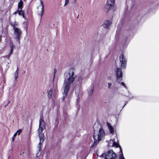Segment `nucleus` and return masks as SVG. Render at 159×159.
I'll list each match as a JSON object with an SVG mask.
<instances>
[{"label": "nucleus", "mask_w": 159, "mask_h": 159, "mask_svg": "<svg viewBox=\"0 0 159 159\" xmlns=\"http://www.w3.org/2000/svg\"><path fill=\"white\" fill-rule=\"evenodd\" d=\"M64 92L63 93V100L66 96L68 91L70 89V85L74 81L75 78L74 70L70 69L64 75Z\"/></svg>", "instance_id": "f257e3e1"}, {"label": "nucleus", "mask_w": 159, "mask_h": 159, "mask_svg": "<svg viewBox=\"0 0 159 159\" xmlns=\"http://www.w3.org/2000/svg\"><path fill=\"white\" fill-rule=\"evenodd\" d=\"M45 128V123L42 119H40L39 120V129L38 130L40 140V142L38 145L39 150H40L41 149V143L43 142L44 140V135L43 134H42V132Z\"/></svg>", "instance_id": "f03ea898"}, {"label": "nucleus", "mask_w": 159, "mask_h": 159, "mask_svg": "<svg viewBox=\"0 0 159 159\" xmlns=\"http://www.w3.org/2000/svg\"><path fill=\"white\" fill-rule=\"evenodd\" d=\"M105 135L104 130L102 128H100L97 133L94 132L93 136L94 143H97L100 141L104 139Z\"/></svg>", "instance_id": "7ed1b4c3"}, {"label": "nucleus", "mask_w": 159, "mask_h": 159, "mask_svg": "<svg viewBox=\"0 0 159 159\" xmlns=\"http://www.w3.org/2000/svg\"><path fill=\"white\" fill-rule=\"evenodd\" d=\"M14 36L15 39L17 41H19L21 34V31L18 28H14Z\"/></svg>", "instance_id": "20e7f679"}, {"label": "nucleus", "mask_w": 159, "mask_h": 159, "mask_svg": "<svg viewBox=\"0 0 159 159\" xmlns=\"http://www.w3.org/2000/svg\"><path fill=\"white\" fill-rule=\"evenodd\" d=\"M115 71L117 81L118 83H120L122 79L123 75L121 70L120 68L117 67L115 69Z\"/></svg>", "instance_id": "39448f33"}, {"label": "nucleus", "mask_w": 159, "mask_h": 159, "mask_svg": "<svg viewBox=\"0 0 159 159\" xmlns=\"http://www.w3.org/2000/svg\"><path fill=\"white\" fill-rule=\"evenodd\" d=\"M116 157V154L112 150L109 151L105 155V159H115Z\"/></svg>", "instance_id": "423d86ee"}, {"label": "nucleus", "mask_w": 159, "mask_h": 159, "mask_svg": "<svg viewBox=\"0 0 159 159\" xmlns=\"http://www.w3.org/2000/svg\"><path fill=\"white\" fill-rule=\"evenodd\" d=\"M120 66L122 68H125L126 67L127 60L122 53L120 54L119 56Z\"/></svg>", "instance_id": "0eeeda50"}, {"label": "nucleus", "mask_w": 159, "mask_h": 159, "mask_svg": "<svg viewBox=\"0 0 159 159\" xmlns=\"http://www.w3.org/2000/svg\"><path fill=\"white\" fill-rule=\"evenodd\" d=\"M115 138L116 139H111L110 140L109 142L108 143V145L111 147H117L119 146V145L117 143V140L116 137Z\"/></svg>", "instance_id": "6e6552de"}, {"label": "nucleus", "mask_w": 159, "mask_h": 159, "mask_svg": "<svg viewBox=\"0 0 159 159\" xmlns=\"http://www.w3.org/2000/svg\"><path fill=\"white\" fill-rule=\"evenodd\" d=\"M111 21L109 20L105 21L102 24V26L105 28H108L110 26L111 24Z\"/></svg>", "instance_id": "1a4fd4ad"}, {"label": "nucleus", "mask_w": 159, "mask_h": 159, "mask_svg": "<svg viewBox=\"0 0 159 159\" xmlns=\"http://www.w3.org/2000/svg\"><path fill=\"white\" fill-rule=\"evenodd\" d=\"M40 5L39 6V7H41V11L39 13V15L41 17L43 15L44 12V6L43 3V1L42 0H40Z\"/></svg>", "instance_id": "9d476101"}, {"label": "nucleus", "mask_w": 159, "mask_h": 159, "mask_svg": "<svg viewBox=\"0 0 159 159\" xmlns=\"http://www.w3.org/2000/svg\"><path fill=\"white\" fill-rule=\"evenodd\" d=\"M112 7L111 6L106 3L104 7V10L105 11L107 12L111 9Z\"/></svg>", "instance_id": "9b49d317"}, {"label": "nucleus", "mask_w": 159, "mask_h": 159, "mask_svg": "<svg viewBox=\"0 0 159 159\" xmlns=\"http://www.w3.org/2000/svg\"><path fill=\"white\" fill-rule=\"evenodd\" d=\"M107 125L111 133L113 134L114 132V129L113 127L111 126L110 124L108 122L107 123Z\"/></svg>", "instance_id": "f8f14e48"}, {"label": "nucleus", "mask_w": 159, "mask_h": 159, "mask_svg": "<svg viewBox=\"0 0 159 159\" xmlns=\"http://www.w3.org/2000/svg\"><path fill=\"white\" fill-rule=\"evenodd\" d=\"M23 6V2L22 0H20L19 2L18 5V9H22Z\"/></svg>", "instance_id": "ddd939ff"}, {"label": "nucleus", "mask_w": 159, "mask_h": 159, "mask_svg": "<svg viewBox=\"0 0 159 159\" xmlns=\"http://www.w3.org/2000/svg\"><path fill=\"white\" fill-rule=\"evenodd\" d=\"M115 2V0H107L106 3L111 6H113Z\"/></svg>", "instance_id": "4468645a"}, {"label": "nucleus", "mask_w": 159, "mask_h": 159, "mask_svg": "<svg viewBox=\"0 0 159 159\" xmlns=\"http://www.w3.org/2000/svg\"><path fill=\"white\" fill-rule=\"evenodd\" d=\"M17 12L19 15H22L23 18H24V15L22 9H18Z\"/></svg>", "instance_id": "2eb2a0df"}, {"label": "nucleus", "mask_w": 159, "mask_h": 159, "mask_svg": "<svg viewBox=\"0 0 159 159\" xmlns=\"http://www.w3.org/2000/svg\"><path fill=\"white\" fill-rule=\"evenodd\" d=\"M18 76V68H17V70L15 71L14 74V76L15 79V80H16Z\"/></svg>", "instance_id": "dca6fc26"}, {"label": "nucleus", "mask_w": 159, "mask_h": 159, "mask_svg": "<svg viewBox=\"0 0 159 159\" xmlns=\"http://www.w3.org/2000/svg\"><path fill=\"white\" fill-rule=\"evenodd\" d=\"M48 97L49 98H51L52 94V90L50 89L48 91Z\"/></svg>", "instance_id": "f3484780"}, {"label": "nucleus", "mask_w": 159, "mask_h": 159, "mask_svg": "<svg viewBox=\"0 0 159 159\" xmlns=\"http://www.w3.org/2000/svg\"><path fill=\"white\" fill-rule=\"evenodd\" d=\"M14 48L13 46L12 45L11 47V50L9 53V54L7 56V57L8 58H9L10 57V56L13 53V48Z\"/></svg>", "instance_id": "a211bd4d"}, {"label": "nucleus", "mask_w": 159, "mask_h": 159, "mask_svg": "<svg viewBox=\"0 0 159 159\" xmlns=\"http://www.w3.org/2000/svg\"><path fill=\"white\" fill-rule=\"evenodd\" d=\"M119 147H120V152H121V153L120 154V155L119 159H125L124 157H123V152H122V150L120 146Z\"/></svg>", "instance_id": "6ab92c4d"}, {"label": "nucleus", "mask_w": 159, "mask_h": 159, "mask_svg": "<svg viewBox=\"0 0 159 159\" xmlns=\"http://www.w3.org/2000/svg\"><path fill=\"white\" fill-rule=\"evenodd\" d=\"M93 87H92L90 89H89L88 93L89 95H91L93 92Z\"/></svg>", "instance_id": "aec40b11"}, {"label": "nucleus", "mask_w": 159, "mask_h": 159, "mask_svg": "<svg viewBox=\"0 0 159 159\" xmlns=\"http://www.w3.org/2000/svg\"><path fill=\"white\" fill-rule=\"evenodd\" d=\"M11 25L13 26V29H14V28H17V27H16L17 26V24L16 22H12L11 23Z\"/></svg>", "instance_id": "412c9836"}, {"label": "nucleus", "mask_w": 159, "mask_h": 159, "mask_svg": "<svg viewBox=\"0 0 159 159\" xmlns=\"http://www.w3.org/2000/svg\"><path fill=\"white\" fill-rule=\"evenodd\" d=\"M21 132L22 129H20L17 130L16 133H17V134H18V135H19Z\"/></svg>", "instance_id": "4be33fe9"}, {"label": "nucleus", "mask_w": 159, "mask_h": 159, "mask_svg": "<svg viewBox=\"0 0 159 159\" xmlns=\"http://www.w3.org/2000/svg\"><path fill=\"white\" fill-rule=\"evenodd\" d=\"M82 80H83L82 77L81 76H80L78 78V81H79V82L80 83H81Z\"/></svg>", "instance_id": "5701e85b"}, {"label": "nucleus", "mask_w": 159, "mask_h": 159, "mask_svg": "<svg viewBox=\"0 0 159 159\" xmlns=\"http://www.w3.org/2000/svg\"><path fill=\"white\" fill-rule=\"evenodd\" d=\"M69 2V0H65V4L64 5V6H66L68 3Z\"/></svg>", "instance_id": "b1692460"}, {"label": "nucleus", "mask_w": 159, "mask_h": 159, "mask_svg": "<svg viewBox=\"0 0 159 159\" xmlns=\"http://www.w3.org/2000/svg\"><path fill=\"white\" fill-rule=\"evenodd\" d=\"M108 84V88L109 89L110 88L111 86V83H108L107 84Z\"/></svg>", "instance_id": "393cba45"}, {"label": "nucleus", "mask_w": 159, "mask_h": 159, "mask_svg": "<svg viewBox=\"0 0 159 159\" xmlns=\"http://www.w3.org/2000/svg\"><path fill=\"white\" fill-rule=\"evenodd\" d=\"M121 85L125 87H126L125 86V83L124 82H121Z\"/></svg>", "instance_id": "a878e982"}, {"label": "nucleus", "mask_w": 159, "mask_h": 159, "mask_svg": "<svg viewBox=\"0 0 159 159\" xmlns=\"http://www.w3.org/2000/svg\"><path fill=\"white\" fill-rule=\"evenodd\" d=\"M17 135V133L16 132L13 135V136L14 137H15L16 135Z\"/></svg>", "instance_id": "bb28decb"}, {"label": "nucleus", "mask_w": 159, "mask_h": 159, "mask_svg": "<svg viewBox=\"0 0 159 159\" xmlns=\"http://www.w3.org/2000/svg\"><path fill=\"white\" fill-rule=\"evenodd\" d=\"M14 138L15 137H14L13 136V137H12V141H14Z\"/></svg>", "instance_id": "cd10ccee"}, {"label": "nucleus", "mask_w": 159, "mask_h": 159, "mask_svg": "<svg viewBox=\"0 0 159 159\" xmlns=\"http://www.w3.org/2000/svg\"><path fill=\"white\" fill-rule=\"evenodd\" d=\"M108 79H109V80H111V77H109L108 78Z\"/></svg>", "instance_id": "c85d7f7f"}, {"label": "nucleus", "mask_w": 159, "mask_h": 159, "mask_svg": "<svg viewBox=\"0 0 159 159\" xmlns=\"http://www.w3.org/2000/svg\"><path fill=\"white\" fill-rule=\"evenodd\" d=\"M56 71L55 70H54V72H55Z\"/></svg>", "instance_id": "c756f323"}, {"label": "nucleus", "mask_w": 159, "mask_h": 159, "mask_svg": "<svg viewBox=\"0 0 159 159\" xmlns=\"http://www.w3.org/2000/svg\"><path fill=\"white\" fill-rule=\"evenodd\" d=\"M16 12H15L14 13V14H16Z\"/></svg>", "instance_id": "7c9ffc66"}]
</instances>
